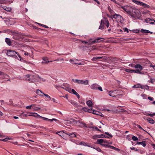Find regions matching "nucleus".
I'll return each mask as SVG.
<instances>
[{
    "instance_id": "54",
    "label": "nucleus",
    "mask_w": 155,
    "mask_h": 155,
    "mask_svg": "<svg viewBox=\"0 0 155 155\" xmlns=\"http://www.w3.org/2000/svg\"><path fill=\"white\" fill-rule=\"evenodd\" d=\"M39 117L41 118H43V120H48V118H47L45 117H42L41 116H39Z\"/></svg>"
},
{
    "instance_id": "44",
    "label": "nucleus",
    "mask_w": 155,
    "mask_h": 155,
    "mask_svg": "<svg viewBox=\"0 0 155 155\" xmlns=\"http://www.w3.org/2000/svg\"><path fill=\"white\" fill-rule=\"evenodd\" d=\"M44 95L46 97L48 98L49 100H50L51 99L50 97L48 94H44Z\"/></svg>"
},
{
    "instance_id": "18",
    "label": "nucleus",
    "mask_w": 155,
    "mask_h": 155,
    "mask_svg": "<svg viewBox=\"0 0 155 155\" xmlns=\"http://www.w3.org/2000/svg\"><path fill=\"white\" fill-rule=\"evenodd\" d=\"M140 6H143V7L147 8H149L150 7V6L149 5L143 2H142Z\"/></svg>"
},
{
    "instance_id": "16",
    "label": "nucleus",
    "mask_w": 155,
    "mask_h": 155,
    "mask_svg": "<svg viewBox=\"0 0 155 155\" xmlns=\"http://www.w3.org/2000/svg\"><path fill=\"white\" fill-rule=\"evenodd\" d=\"M86 104L89 107H92V102L91 101L89 100L87 101Z\"/></svg>"
},
{
    "instance_id": "20",
    "label": "nucleus",
    "mask_w": 155,
    "mask_h": 155,
    "mask_svg": "<svg viewBox=\"0 0 155 155\" xmlns=\"http://www.w3.org/2000/svg\"><path fill=\"white\" fill-rule=\"evenodd\" d=\"M82 110L86 112H88L89 113L92 112L91 111V109L90 110L85 107H83L82 108Z\"/></svg>"
},
{
    "instance_id": "10",
    "label": "nucleus",
    "mask_w": 155,
    "mask_h": 155,
    "mask_svg": "<svg viewBox=\"0 0 155 155\" xmlns=\"http://www.w3.org/2000/svg\"><path fill=\"white\" fill-rule=\"evenodd\" d=\"M92 38H90L89 40V44L88 45H91L96 43V41L95 40H92Z\"/></svg>"
},
{
    "instance_id": "22",
    "label": "nucleus",
    "mask_w": 155,
    "mask_h": 155,
    "mask_svg": "<svg viewBox=\"0 0 155 155\" xmlns=\"http://www.w3.org/2000/svg\"><path fill=\"white\" fill-rule=\"evenodd\" d=\"M125 71L127 72H130L131 73L133 72L136 73V71H137L136 70H130V69H125Z\"/></svg>"
},
{
    "instance_id": "52",
    "label": "nucleus",
    "mask_w": 155,
    "mask_h": 155,
    "mask_svg": "<svg viewBox=\"0 0 155 155\" xmlns=\"http://www.w3.org/2000/svg\"><path fill=\"white\" fill-rule=\"evenodd\" d=\"M135 65L133 64H129V66L132 68H135Z\"/></svg>"
},
{
    "instance_id": "26",
    "label": "nucleus",
    "mask_w": 155,
    "mask_h": 155,
    "mask_svg": "<svg viewBox=\"0 0 155 155\" xmlns=\"http://www.w3.org/2000/svg\"><path fill=\"white\" fill-rule=\"evenodd\" d=\"M147 120L149 121V123L151 124H153L154 123V120L150 118H148L147 119Z\"/></svg>"
},
{
    "instance_id": "12",
    "label": "nucleus",
    "mask_w": 155,
    "mask_h": 155,
    "mask_svg": "<svg viewBox=\"0 0 155 155\" xmlns=\"http://www.w3.org/2000/svg\"><path fill=\"white\" fill-rule=\"evenodd\" d=\"M36 94L41 97L43 96L44 94V93L42 92L41 90L38 89L37 90Z\"/></svg>"
},
{
    "instance_id": "2",
    "label": "nucleus",
    "mask_w": 155,
    "mask_h": 155,
    "mask_svg": "<svg viewBox=\"0 0 155 155\" xmlns=\"http://www.w3.org/2000/svg\"><path fill=\"white\" fill-rule=\"evenodd\" d=\"M24 80L29 82H34L36 81L34 76L26 74L24 76Z\"/></svg>"
},
{
    "instance_id": "40",
    "label": "nucleus",
    "mask_w": 155,
    "mask_h": 155,
    "mask_svg": "<svg viewBox=\"0 0 155 155\" xmlns=\"http://www.w3.org/2000/svg\"><path fill=\"white\" fill-rule=\"evenodd\" d=\"M132 139L134 141H136L138 140V138L134 136H133L132 137Z\"/></svg>"
},
{
    "instance_id": "4",
    "label": "nucleus",
    "mask_w": 155,
    "mask_h": 155,
    "mask_svg": "<svg viewBox=\"0 0 155 155\" xmlns=\"http://www.w3.org/2000/svg\"><path fill=\"white\" fill-rule=\"evenodd\" d=\"M112 18H114L116 19L117 21H120L123 19L122 17L119 15L115 14L112 16Z\"/></svg>"
},
{
    "instance_id": "30",
    "label": "nucleus",
    "mask_w": 155,
    "mask_h": 155,
    "mask_svg": "<svg viewBox=\"0 0 155 155\" xmlns=\"http://www.w3.org/2000/svg\"><path fill=\"white\" fill-rule=\"evenodd\" d=\"M140 31L142 33H150V31L148 30H144L143 29H141L140 30Z\"/></svg>"
},
{
    "instance_id": "21",
    "label": "nucleus",
    "mask_w": 155,
    "mask_h": 155,
    "mask_svg": "<svg viewBox=\"0 0 155 155\" xmlns=\"http://www.w3.org/2000/svg\"><path fill=\"white\" fill-rule=\"evenodd\" d=\"M70 103L71 104L74 105L75 107H78V103L77 102H76L74 101H70Z\"/></svg>"
},
{
    "instance_id": "34",
    "label": "nucleus",
    "mask_w": 155,
    "mask_h": 155,
    "mask_svg": "<svg viewBox=\"0 0 155 155\" xmlns=\"http://www.w3.org/2000/svg\"><path fill=\"white\" fill-rule=\"evenodd\" d=\"M11 138H9V137H6L4 139H3V138H0V140H2V141H6L8 140H11Z\"/></svg>"
},
{
    "instance_id": "45",
    "label": "nucleus",
    "mask_w": 155,
    "mask_h": 155,
    "mask_svg": "<svg viewBox=\"0 0 155 155\" xmlns=\"http://www.w3.org/2000/svg\"><path fill=\"white\" fill-rule=\"evenodd\" d=\"M153 21V20L150 19L149 18H147L146 19L145 21L146 22V23H148L150 22V21Z\"/></svg>"
},
{
    "instance_id": "51",
    "label": "nucleus",
    "mask_w": 155,
    "mask_h": 155,
    "mask_svg": "<svg viewBox=\"0 0 155 155\" xmlns=\"http://www.w3.org/2000/svg\"><path fill=\"white\" fill-rule=\"evenodd\" d=\"M70 62L71 63L75 64H77V63L74 62V60L73 59H70Z\"/></svg>"
},
{
    "instance_id": "35",
    "label": "nucleus",
    "mask_w": 155,
    "mask_h": 155,
    "mask_svg": "<svg viewBox=\"0 0 155 155\" xmlns=\"http://www.w3.org/2000/svg\"><path fill=\"white\" fill-rule=\"evenodd\" d=\"M80 144L81 145H83L84 146H87L88 147H90L88 145V144H87V143H86L84 142H80Z\"/></svg>"
},
{
    "instance_id": "23",
    "label": "nucleus",
    "mask_w": 155,
    "mask_h": 155,
    "mask_svg": "<svg viewBox=\"0 0 155 155\" xmlns=\"http://www.w3.org/2000/svg\"><path fill=\"white\" fill-rule=\"evenodd\" d=\"M5 41L8 45H10L11 44L12 42L9 39L6 38L5 39Z\"/></svg>"
},
{
    "instance_id": "7",
    "label": "nucleus",
    "mask_w": 155,
    "mask_h": 155,
    "mask_svg": "<svg viewBox=\"0 0 155 155\" xmlns=\"http://www.w3.org/2000/svg\"><path fill=\"white\" fill-rule=\"evenodd\" d=\"M104 140L103 139H98L97 140V142H98V143L99 144H101V145H102V146H107V145L106 144H101V143H104Z\"/></svg>"
},
{
    "instance_id": "24",
    "label": "nucleus",
    "mask_w": 155,
    "mask_h": 155,
    "mask_svg": "<svg viewBox=\"0 0 155 155\" xmlns=\"http://www.w3.org/2000/svg\"><path fill=\"white\" fill-rule=\"evenodd\" d=\"M133 88H142V85L139 84L134 85L133 87Z\"/></svg>"
},
{
    "instance_id": "33",
    "label": "nucleus",
    "mask_w": 155,
    "mask_h": 155,
    "mask_svg": "<svg viewBox=\"0 0 155 155\" xmlns=\"http://www.w3.org/2000/svg\"><path fill=\"white\" fill-rule=\"evenodd\" d=\"M149 88V87L147 85H142V89L148 90Z\"/></svg>"
},
{
    "instance_id": "50",
    "label": "nucleus",
    "mask_w": 155,
    "mask_h": 155,
    "mask_svg": "<svg viewBox=\"0 0 155 155\" xmlns=\"http://www.w3.org/2000/svg\"><path fill=\"white\" fill-rule=\"evenodd\" d=\"M81 42L83 43H85V44H87L88 45L89 44V40L88 41H81Z\"/></svg>"
},
{
    "instance_id": "58",
    "label": "nucleus",
    "mask_w": 155,
    "mask_h": 155,
    "mask_svg": "<svg viewBox=\"0 0 155 155\" xmlns=\"http://www.w3.org/2000/svg\"><path fill=\"white\" fill-rule=\"evenodd\" d=\"M81 124H82V126L84 127H87L86 124L83 122H81Z\"/></svg>"
},
{
    "instance_id": "15",
    "label": "nucleus",
    "mask_w": 155,
    "mask_h": 155,
    "mask_svg": "<svg viewBox=\"0 0 155 155\" xmlns=\"http://www.w3.org/2000/svg\"><path fill=\"white\" fill-rule=\"evenodd\" d=\"M21 34H19L18 35L17 34L15 35H14L13 36V38L15 40H18L19 38H21Z\"/></svg>"
},
{
    "instance_id": "8",
    "label": "nucleus",
    "mask_w": 155,
    "mask_h": 155,
    "mask_svg": "<svg viewBox=\"0 0 155 155\" xmlns=\"http://www.w3.org/2000/svg\"><path fill=\"white\" fill-rule=\"evenodd\" d=\"M98 86V85L97 84H93L91 85V88L92 89L97 90Z\"/></svg>"
},
{
    "instance_id": "25",
    "label": "nucleus",
    "mask_w": 155,
    "mask_h": 155,
    "mask_svg": "<svg viewBox=\"0 0 155 155\" xmlns=\"http://www.w3.org/2000/svg\"><path fill=\"white\" fill-rule=\"evenodd\" d=\"M132 2H133L136 4L137 5H139L140 6L141 5V3L142 2L140 1L136 0H132Z\"/></svg>"
},
{
    "instance_id": "57",
    "label": "nucleus",
    "mask_w": 155,
    "mask_h": 155,
    "mask_svg": "<svg viewBox=\"0 0 155 155\" xmlns=\"http://www.w3.org/2000/svg\"><path fill=\"white\" fill-rule=\"evenodd\" d=\"M137 126L140 129H141V130H144V131H145L141 127L140 125H137Z\"/></svg>"
},
{
    "instance_id": "11",
    "label": "nucleus",
    "mask_w": 155,
    "mask_h": 155,
    "mask_svg": "<svg viewBox=\"0 0 155 155\" xmlns=\"http://www.w3.org/2000/svg\"><path fill=\"white\" fill-rule=\"evenodd\" d=\"M137 144L139 145L141 144L143 147H145L146 145V143L145 141H143L142 142H137Z\"/></svg>"
},
{
    "instance_id": "46",
    "label": "nucleus",
    "mask_w": 155,
    "mask_h": 155,
    "mask_svg": "<svg viewBox=\"0 0 155 155\" xmlns=\"http://www.w3.org/2000/svg\"><path fill=\"white\" fill-rule=\"evenodd\" d=\"M147 115L153 117V116H155V113H153L152 114L148 113L147 114Z\"/></svg>"
},
{
    "instance_id": "9",
    "label": "nucleus",
    "mask_w": 155,
    "mask_h": 155,
    "mask_svg": "<svg viewBox=\"0 0 155 155\" xmlns=\"http://www.w3.org/2000/svg\"><path fill=\"white\" fill-rule=\"evenodd\" d=\"M72 81L75 83H77L78 84H82V80H78V79H72Z\"/></svg>"
},
{
    "instance_id": "61",
    "label": "nucleus",
    "mask_w": 155,
    "mask_h": 155,
    "mask_svg": "<svg viewBox=\"0 0 155 155\" xmlns=\"http://www.w3.org/2000/svg\"><path fill=\"white\" fill-rule=\"evenodd\" d=\"M94 148L96 149L98 152H101V149L97 147V148Z\"/></svg>"
},
{
    "instance_id": "36",
    "label": "nucleus",
    "mask_w": 155,
    "mask_h": 155,
    "mask_svg": "<svg viewBox=\"0 0 155 155\" xmlns=\"http://www.w3.org/2000/svg\"><path fill=\"white\" fill-rule=\"evenodd\" d=\"M89 81L88 80H86L85 81L82 80V84L85 85L88 84Z\"/></svg>"
},
{
    "instance_id": "29",
    "label": "nucleus",
    "mask_w": 155,
    "mask_h": 155,
    "mask_svg": "<svg viewBox=\"0 0 155 155\" xmlns=\"http://www.w3.org/2000/svg\"><path fill=\"white\" fill-rule=\"evenodd\" d=\"M71 88L67 86L65 87V90L68 91L69 93H71Z\"/></svg>"
},
{
    "instance_id": "27",
    "label": "nucleus",
    "mask_w": 155,
    "mask_h": 155,
    "mask_svg": "<svg viewBox=\"0 0 155 155\" xmlns=\"http://www.w3.org/2000/svg\"><path fill=\"white\" fill-rule=\"evenodd\" d=\"M1 76L2 78H8L9 77L8 75L5 74L3 72V74L1 75Z\"/></svg>"
},
{
    "instance_id": "41",
    "label": "nucleus",
    "mask_w": 155,
    "mask_h": 155,
    "mask_svg": "<svg viewBox=\"0 0 155 155\" xmlns=\"http://www.w3.org/2000/svg\"><path fill=\"white\" fill-rule=\"evenodd\" d=\"M35 106L34 105L32 104L30 106H28L26 107V108L27 109H30L31 108V107H33Z\"/></svg>"
},
{
    "instance_id": "63",
    "label": "nucleus",
    "mask_w": 155,
    "mask_h": 155,
    "mask_svg": "<svg viewBox=\"0 0 155 155\" xmlns=\"http://www.w3.org/2000/svg\"><path fill=\"white\" fill-rule=\"evenodd\" d=\"M105 134L107 135H108L110 137H112V135L109 134L108 132H105Z\"/></svg>"
},
{
    "instance_id": "32",
    "label": "nucleus",
    "mask_w": 155,
    "mask_h": 155,
    "mask_svg": "<svg viewBox=\"0 0 155 155\" xmlns=\"http://www.w3.org/2000/svg\"><path fill=\"white\" fill-rule=\"evenodd\" d=\"M107 19L104 18H103V19H102L101 20V23L102 24H103L104 25H106V22L107 21Z\"/></svg>"
},
{
    "instance_id": "14",
    "label": "nucleus",
    "mask_w": 155,
    "mask_h": 155,
    "mask_svg": "<svg viewBox=\"0 0 155 155\" xmlns=\"http://www.w3.org/2000/svg\"><path fill=\"white\" fill-rule=\"evenodd\" d=\"M104 40V39L103 38H97L95 40V41H96V43H100Z\"/></svg>"
},
{
    "instance_id": "43",
    "label": "nucleus",
    "mask_w": 155,
    "mask_h": 155,
    "mask_svg": "<svg viewBox=\"0 0 155 155\" xmlns=\"http://www.w3.org/2000/svg\"><path fill=\"white\" fill-rule=\"evenodd\" d=\"M99 58L98 57H94L92 59V61H96L97 60L99 59Z\"/></svg>"
},
{
    "instance_id": "39",
    "label": "nucleus",
    "mask_w": 155,
    "mask_h": 155,
    "mask_svg": "<svg viewBox=\"0 0 155 155\" xmlns=\"http://www.w3.org/2000/svg\"><path fill=\"white\" fill-rule=\"evenodd\" d=\"M3 9L4 10H5L7 11H8V12L11 11L12 9L11 8H7V7H4L3 8Z\"/></svg>"
},
{
    "instance_id": "60",
    "label": "nucleus",
    "mask_w": 155,
    "mask_h": 155,
    "mask_svg": "<svg viewBox=\"0 0 155 155\" xmlns=\"http://www.w3.org/2000/svg\"><path fill=\"white\" fill-rule=\"evenodd\" d=\"M97 89L101 91H102V87H97Z\"/></svg>"
},
{
    "instance_id": "13",
    "label": "nucleus",
    "mask_w": 155,
    "mask_h": 155,
    "mask_svg": "<svg viewBox=\"0 0 155 155\" xmlns=\"http://www.w3.org/2000/svg\"><path fill=\"white\" fill-rule=\"evenodd\" d=\"M91 111L92 112H91V113H93L94 114L97 115H101V116H102L101 115H100V114H101L100 112L99 111H97L95 110H93L92 109H91Z\"/></svg>"
},
{
    "instance_id": "19",
    "label": "nucleus",
    "mask_w": 155,
    "mask_h": 155,
    "mask_svg": "<svg viewBox=\"0 0 155 155\" xmlns=\"http://www.w3.org/2000/svg\"><path fill=\"white\" fill-rule=\"evenodd\" d=\"M24 54L25 55H27V56H29L30 57L32 58L33 59H34L33 55V54L31 55L30 53H28L26 51H24Z\"/></svg>"
},
{
    "instance_id": "38",
    "label": "nucleus",
    "mask_w": 155,
    "mask_h": 155,
    "mask_svg": "<svg viewBox=\"0 0 155 155\" xmlns=\"http://www.w3.org/2000/svg\"><path fill=\"white\" fill-rule=\"evenodd\" d=\"M104 28V25L103 24H102L101 23L100 25L99 28V29H103Z\"/></svg>"
},
{
    "instance_id": "5",
    "label": "nucleus",
    "mask_w": 155,
    "mask_h": 155,
    "mask_svg": "<svg viewBox=\"0 0 155 155\" xmlns=\"http://www.w3.org/2000/svg\"><path fill=\"white\" fill-rule=\"evenodd\" d=\"M130 6L128 5L124 6L121 7V8L127 12V14H128V13L129 12Z\"/></svg>"
},
{
    "instance_id": "42",
    "label": "nucleus",
    "mask_w": 155,
    "mask_h": 155,
    "mask_svg": "<svg viewBox=\"0 0 155 155\" xmlns=\"http://www.w3.org/2000/svg\"><path fill=\"white\" fill-rule=\"evenodd\" d=\"M99 58V59H103L104 60H107V57L104 56V57H98Z\"/></svg>"
},
{
    "instance_id": "1",
    "label": "nucleus",
    "mask_w": 155,
    "mask_h": 155,
    "mask_svg": "<svg viewBox=\"0 0 155 155\" xmlns=\"http://www.w3.org/2000/svg\"><path fill=\"white\" fill-rule=\"evenodd\" d=\"M6 54L8 56L12 57L15 58H18V57L16 55L17 54L20 58V60H21V58L19 54L14 51L8 50L7 51Z\"/></svg>"
},
{
    "instance_id": "49",
    "label": "nucleus",
    "mask_w": 155,
    "mask_h": 155,
    "mask_svg": "<svg viewBox=\"0 0 155 155\" xmlns=\"http://www.w3.org/2000/svg\"><path fill=\"white\" fill-rule=\"evenodd\" d=\"M113 94V92L110 91L109 92V95L110 96L114 97V95Z\"/></svg>"
},
{
    "instance_id": "47",
    "label": "nucleus",
    "mask_w": 155,
    "mask_h": 155,
    "mask_svg": "<svg viewBox=\"0 0 155 155\" xmlns=\"http://www.w3.org/2000/svg\"><path fill=\"white\" fill-rule=\"evenodd\" d=\"M97 138H103L104 137H106L103 134H101L99 135H97Z\"/></svg>"
},
{
    "instance_id": "31",
    "label": "nucleus",
    "mask_w": 155,
    "mask_h": 155,
    "mask_svg": "<svg viewBox=\"0 0 155 155\" xmlns=\"http://www.w3.org/2000/svg\"><path fill=\"white\" fill-rule=\"evenodd\" d=\"M31 114H32V115H29L28 116H33L35 117H39V116H40V115H38L37 113H32Z\"/></svg>"
},
{
    "instance_id": "59",
    "label": "nucleus",
    "mask_w": 155,
    "mask_h": 155,
    "mask_svg": "<svg viewBox=\"0 0 155 155\" xmlns=\"http://www.w3.org/2000/svg\"><path fill=\"white\" fill-rule=\"evenodd\" d=\"M148 98L149 100H150L151 101H153V98L152 97H148Z\"/></svg>"
},
{
    "instance_id": "62",
    "label": "nucleus",
    "mask_w": 155,
    "mask_h": 155,
    "mask_svg": "<svg viewBox=\"0 0 155 155\" xmlns=\"http://www.w3.org/2000/svg\"><path fill=\"white\" fill-rule=\"evenodd\" d=\"M108 147H110L111 149H112L114 150L115 148V147L111 146H108Z\"/></svg>"
},
{
    "instance_id": "17",
    "label": "nucleus",
    "mask_w": 155,
    "mask_h": 155,
    "mask_svg": "<svg viewBox=\"0 0 155 155\" xmlns=\"http://www.w3.org/2000/svg\"><path fill=\"white\" fill-rule=\"evenodd\" d=\"M43 61L42 62V64H46L49 62L48 58L46 57H44L42 58Z\"/></svg>"
},
{
    "instance_id": "6",
    "label": "nucleus",
    "mask_w": 155,
    "mask_h": 155,
    "mask_svg": "<svg viewBox=\"0 0 155 155\" xmlns=\"http://www.w3.org/2000/svg\"><path fill=\"white\" fill-rule=\"evenodd\" d=\"M135 68L140 71L143 70V67L140 64H137L135 65Z\"/></svg>"
},
{
    "instance_id": "53",
    "label": "nucleus",
    "mask_w": 155,
    "mask_h": 155,
    "mask_svg": "<svg viewBox=\"0 0 155 155\" xmlns=\"http://www.w3.org/2000/svg\"><path fill=\"white\" fill-rule=\"evenodd\" d=\"M106 25L107 28L109 27V23L108 21L107 20V21L106 22Z\"/></svg>"
},
{
    "instance_id": "48",
    "label": "nucleus",
    "mask_w": 155,
    "mask_h": 155,
    "mask_svg": "<svg viewBox=\"0 0 155 155\" xmlns=\"http://www.w3.org/2000/svg\"><path fill=\"white\" fill-rule=\"evenodd\" d=\"M71 122L74 124H77L78 123V121H76V120H74V119H71Z\"/></svg>"
},
{
    "instance_id": "64",
    "label": "nucleus",
    "mask_w": 155,
    "mask_h": 155,
    "mask_svg": "<svg viewBox=\"0 0 155 155\" xmlns=\"http://www.w3.org/2000/svg\"><path fill=\"white\" fill-rule=\"evenodd\" d=\"M71 135H71V137H76V135L74 133H72Z\"/></svg>"
},
{
    "instance_id": "55",
    "label": "nucleus",
    "mask_w": 155,
    "mask_h": 155,
    "mask_svg": "<svg viewBox=\"0 0 155 155\" xmlns=\"http://www.w3.org/2000/svg\"><path fill=\"white\" fill-rule=\"evenodd\" d=\"M71 93H73L74 94L76 92L75 91L74 89H72L71 90Z\"/></svg>"
},
{
    "instance_id": "28",
    "label": "nucleus",
    "mask_w": 155,
    "mask_h": 155,
    "mask_svg": "<svg viewBox=\"0 0 155 155\" xmlns=\"http://www.w3.org/2000/svg\"><path fill=\"white\" fill-rule=\"evenodd\" d=\"M136 71H136V73H137L140 74H144L147 73V72H141L139 70H137Z\"/></svg>"
},
{
    "instance_id": "37",
    "label": "nucleus",
    "mask_w": 155,
    "mask_h": 155,
    "mask_svg": "<svg viewBox=\"0 0 155 155\" xmlns=\"http://www.w3.org/2000/svg\"><path fill=\"white\" fill-rule=\"evenodd\" d=\"M134 7H132V6H130V10H129V12L128 13V15H130L131 12L133 10V9Z\"/></svg>"
},
{
    "instance_id": "56",
    "label": "nucleus",
    "mask_w": 155,
    "mask_h": 155,
    "mask_svg": "<svg viewBox=\"0 0 155 155\" xmlns=\"http://www.w3.org/2000/svg\"><path fill=\"white\" fill-rule=\"evenodd\" d=\"M130 149L132 150H135L136 151H138L139 150L137 149H136L135 147H131Z\"/></svg>"
},
{
    "instance_id": "3",
    "label": "nucleus",
    "mask_w": 155,
    "mask_h": 155,
    "mask_svg": "<svg viewBox=\"0 0 155 155\" xmlns=\"http://www.w3.org/2000/svg\"><path fill=\"white\" fill-rule=\"evenodd\" d=\"M140 13V12L139 10L138 9L134 7L130 16L134 18L138 17L139 16Z\"/></svg>"
}]
</instances>
